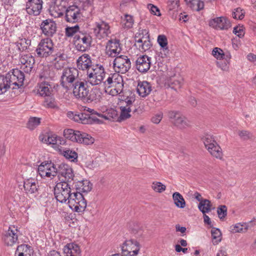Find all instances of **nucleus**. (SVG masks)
I'll return each mask as SVG.
<instances>
[{"label": "nucleus", "instance_id": "nucleus-18", "mask_svg": "<svg viewBox=\"0 0 256 256\" xmlns=\"http://www.w3.org/2000/svg\"><path fill=\"white\" fill-rule=\"evenodd\" d=\"M72 88L74 96L80 100L84 94H86V91L88 90V82L78 80L72 84Z\"/></svg>", "mask_w": 256, "mask_h": 256}, {"label": "nucleus", "instance_id": "nucleus-59", "mask_svg": "<svg viewBox=\"0 0 256 256\" xmlns=\"http://www.w3.org/2000/svg\"><path fill=\"white\" fill-rule=\"evenodd\" d=\"M124 21L125 22L124 23V28H129L132 26L134 20L132 16L126 14Z\"/></svg>", "mask_w": 256, "mask_h": 256}, {"label": "nucleus", "instance_id": "nucleus-42", "mask_svg": "<svg viewBox=\"0 0 256 256\" xmlns=\"http://www.w3.org/2000/svg\"><path fill=\"white\" fill-rule=\"evenodd\" d=\"M99 117L103 118L106 120H114L117 118L118 116V112L114 108H110L108 110L106 113L104 114H100Z\"/></svg>", "mask_w": 256, "mask_h": 256}, {"label": "nucleus", "instance_id": "nucleus-8", "mask_svg": "<svg viewBox=\"0 0 256 256\" xmlns=\"http://www.w3.org/2000/svg\"><path fill=\"white\" fill-rule=\"evenodd\" d=\"M78 76V70L74 68L64 70L60 77V84L66 90H68L71 84L76 80Z\"/></svg>", "mask_w": 256, "mask_h": 256}, {"label": "nucleus", "instance_id": "nucleus-39", "mask_svg": "<svg viewBox=\"0 0 256 256\" xmlns=\"http://www.w3.org/2000/svg\"><path fill=\"white\" fill-rule=\"evenodd\" d=\"M88 75V82H89L92 85L96 86L102 83V80L101 78L95 76L92 72H90V70L87 71Z\"/></svg>", "mask_w": 256, "mask_h": 256}, {"label": "nucleus", "instance_id": "nucleus-29", "mask_svg": "<svg viewBox=\"0 0 256 256\" xmlns=\"http://www.w3.org/2000/svg\"><path fill=\"white\" fill-rule=\"evenodd\" d=\"M64 252L67 256H78L80 253V247L73 243L68 244L64 246Z\"/></svg>", "mask_w": 256, "mask_h": 256}, {"label": "nucleus", "instance_id": "nucleus-19", "mask_svg": "<svg viewBox=\"0 0 256 256\" xmlns=\"http://www.w3.org/2000/svg\"><path fill=\"white\" fill-rule=\"evenodd\" d=\"M24 188L26 194L36 196L38 194L39 185L36 180L30 178L24 181Z\"/></svg>", "mask_w": 256, "mask_h": 256}, {"label": "nucleus", "instance_id": "nucleus-63", "mask_svg": "<svg viewBox=\"0 0 256 256\" xmlns=\"http://www.w3.org/2000/svg\"><path fill=\"white\" fill-rule=\"evenodd\" d=\"M211 233L212 238L215 240L220 238L222 235L220 230L218 228H212Z\"/></svg>", "mask_w": 256, "mask_h": 256}, {"label": "nucleus", "instance_id": "nucleus-30", "mask_svg": "<svg viewBox=\"0 0 256 256\" xmlns=\"http://www.w3.org/2000/svg\"><path fill=\"white\" fill-rule=\"evenodd\" d=\"M60 153L62 155L72 162H77L78 154L74 150H70L69 148H66L60 150Z\"/></svg>", "mask_w": 256, "mask_h": 256}, {"label": "nucleus", "instance_id": "nucleus-54", "mask_svg": "<svg viewBox=\"0 0 256 256\" xmlns=\"http://www.w3.org/2000/svg\"><path fill=\"white\" fill-rule=\"evenodd\" d=\"M152 188L156 192L161 193L166 190V186L160 182H154Z\"/></svg>", "mask_w": 256, "mask_h": 256}, {"label": "nucleus", "instance_id": "nucleus-28", "mask_svg": "<svg viewBox=\"0 0 256 256\" xmlns=\"http://www.w3.org/2000/svg\"><path fill=\"white\" fill-rule=\"evenodd\" d=\"M92 184L87 180L78 181L75 184L76 190L81 193H88L90 192L92 188Z\"/></svg>", "mask_w": 256, "mask_h": 256}, {"label": "nucleus", "instance_id": "nucleus-22", "mask_svg": "<svg viewBox=\"0 0 256 256\" xmlns=\"http://www.w3.org/2000/svg\"><path fill=\"white\" fill-rule=\"evenodd\" d=\"M86 92V94H84V96L80 99L83 102L90 103L100 100V92L99 89L92 88L90 90L88 89Z\"/></svg>", "mask_w": 256, "mask_h": 256}, {"label": "nucleus", "instance_id": "nucleus-2", "mask_svg": "<svg viewBox=\"0 0 256 256\" xmlns=\"http://www.w3.org/2000/svg\"><path fill=\"white\" fill-rule=\"evenodd\" d=\"M70 184L61 181L54 188V194L57 200L60 203H64L69 200L72 194Z\"/></svg>", "mask_w": 256, "mask_h": 256}, {"label": "nucleus", "instance_id": "nucleus-44", "mask_svg": "<svg viewBox=\"0 0 256 256\" xmlns=\"http://www.w3.org/2000/svg\"><path fill=\"white\" fill-rule=\"evenodd\" d=\"M41 122V118L37 117H30V118L27 124L26 127L32 130L36 128Z\"/></svg>", "mask_w": 256, "mask_h": 256}, {"label": "nucleus", "instance_id": "nucleus-6", "mask_svg": "<svg viewBox=\"0 0 256 256\" xmlns=\"http://www.w3.org/2000/svg\"><path fill=\"white\" fill-rule=\"evenodd\" d=\"M104 84L108 88L114 87L112 90L113 94H120L123 90L124 83L122 77L118 73L110 74L106 80L104 82Z\"/></svg>", "mask_w": 256, "mask_h": 256}, {"label": "nucleus", "instance_id": "nucleus-13", "mask_svg": "<svg viewBox=\"0 0 256 256\" xmlns=\"http://www.w3.org/2000/svg\"><path fill=\"white\" fill-rule=\"evenodd\" d=\"M168 116L172 120L174 125L180 128H184L190 126V122L178 111L169 112Z\"/></svg>", "mask_w": 256, "mask_h": 256}, {"label": "nucleus", "instance_id": "nucleus-15", "mask_svg": "<svg viewBox=\"0 0 256 256\" xmlns=\"http://www.w3.org/2000/svg\"><path fill=\"white\" fill-rule=\"evenodd\" d=\"M42 0H28L26 4V10L30 15L38 16L42 10Z\"/></svg>", "mask_w": 256, "mask_h": 256}, {"label": "nucleus", "instance_id": "nucleus-41", "mask_svg": "<svg viewBox=\"0 0 256 256\" xmlns=\"http://www.w3.org/2000/svg\"><path fill=\"white\" fill-rule=\"evenodd\" d=\"M49 85L46 82L41 83L39 85L38 92L41 96H49L51 94V91L48 87Z\"/></svg>", "mask_w": 256, "mask_h": 256}, {"label": "nucleus", "instance_id": "nucleus-17", "mask_svg": "<svg viewBox=\"0 0 256 256\" xmlns=\"http://www.w3.org/2000/svg\"><path fill=\"white\" fill-rule=\"evenodd\" d=\"M152 58L146 55L140 56L136 60V70L141 73L146 72L150 68Z\"/></svg>", "mask_w": 256, "mask_h": 256}, {"label": "nucleus", "instance_id": "nucleus-5", "mask_svg": "<svg viewBox=\"0 0 256 256\" xmlns=\"http://www.w3.org/2000/svg\"><path fill=\"white\" fill-rule=\"evenodd\" d=\"M5 76L12 90L18 89L24 85V74L18 68L13 69L7 73Z\"/></svg>", "mask_w": 256, "mask_h": 256}, {"label": "nucleus", "instance_id": "nucleus-60", "mask_svg": "<svg viewBox=\"0 0 256 256\" xmlns=\"http://www.w3.org/2000/svg\"><path fill=\"white\" fill-rule=\"evenodd\" d=\"M80 122L83 124H90V114L86 113H80Z\"/></svg>", "mask_w": 256, "mask_h": 256}, {"label": "nucleus", "instance_id": "nucleus-61", "mask_svg": "<svg viewBox=\"0 0 256 256\" xmlns=\"http://www.w3.org/2000/svg\"><path fill=\"white\" fill-rule=\"evenodd\" d=\"M48 170L52 174V176H56L57 174H58V168L56 167V166L54 164V163H52L51 161L48 162Z\"/></svg>", "mask_w": 256, "mask_h": 256}, {"label": "nucleus", "instance_id": "nucleus-43", "mask_svg": "<svg viewBox=\"0 0 256 256\" xmlns=\"http://www.w3.org/2000/svg\"><path fill=\"white\" fill-rule=\"evenodd\" d=\"M80 32V26L76 24L74 26H67L65 28V35L66 37L70 38L78 34Z\"/></svg>", "mask_w": 256, "mask_h": 256}, {"label": "nucleus", "instance_id": "nucleus-23", "mask_svg": "<svg viewBox=\"0 0 256 256\" xmlns=\"http://www.w3.org/2000/svg\"><path fill=\"white\" fill-rule=\"evenodd\" d=\"M110 28L108 24L102 21L100 22L96 23V26L94 28V32L96 36L102 37L104 35L107 36L110 33Z\"/></svg>", "mask_w": 256, "mask_h": 256}, {"label": "nucleus", "instance_id": "nucleus-31", "mask_svg": "<svg viewBox=\"0 0 256 256\" xmlns=\"http://www.w3.org/2000/svg\"><path fill=\"white\" fill-rule=\"evenodd\" d=\"M186 4L192 10L199 12L204 8V2L200 0H184Z\"/></svg>", "mask_w": 256, "mask_h": 256}, {"label": "nucleus", "instance_id": "nucleus-27", "mask_svg": "<svg viewBox=\"0 0 256 256\" xmlns=\"http://www.w3.org/2000/svg\"><path fill=\"white\" fill-rule=\"evenodd\" d=\"M137 92L142 97H146L152 91V86L150 83L146 81L140 82L137 86Z\"/></svg>", "mask_w": 256, "mask_h": 256}, {"label": "nucleus", "instance_id": "nucleus-52", "mask_svg": "<svg viewBox=\"0 0 256 256\" xmlns=\"http://www.w3.org/2000/svg\"><path fill=\"white\" fill-rule=\"evenodd\" d=\"M244 10L240 8H235L232 12V17L234 19L242 20L244 16Z\"/></svg>", "mask_w": 256, "mask_h": 256}, {"label": "nucleus", "instance_id": "nucleus-14", "mask_svg": "<svg viewBox=\"0 0 256 256\" xmlns=\"http://www.w3.org/2000/svg\"><path fill=\"white\" fill-rule=\"evenodd\" d=\"M138 243L134 240L125 242L122 246L121 249L124 256H134L139 251Z\"/></svg>", "mask_w": 256, "mask_h": 256}, {"label": "nucleus", "instance_id": "nucleus-9", "mask_svg": "<svg viewBox=\"0 0 256 256\" xmlns=\"http://www.w3.org/2000/svg\"><path fill=\"white\" fill-rule=\"evenodd\" d=\"M82 9L75 5L70 6L65 10V20L68 22L76 23L83 17Z\"/></svg>", "mask_w": 256, "mask_h": 256}, {"label": "nucleus", "instance_id": "nucleus-11", "mask_svg": "<svg viewBox=\"0 0 256 256\" xmlns=\"http://www.w3.org/2000/svg\"><path fill=\"white\" fill-rule=\"evenodd\" d=\"M58 176L60 178H62L61 181L69 184L74 180V171L68 164L62 163L58 165Z\"/></svg>", "mask_w": 256, "mask_h": 256}, {"label": "nucleus", "instance_id": "nucleus-45", "mask_svg": "<svg viewBox=\"0 0 256 256\" xmlns=\"http://www.w3.org/2000/svg\"><path fill=\"white\" fill-rule=\"evenodd\" d=\"M28 60H26L24 66H22V70L26 73H30L32 68L33 65L35 62L34 58L32 55H28Z\"/></svg>", "mask_w": 256, "mask_h": 256}, {"label": "nucleus", "instance_id": "nucleus-10", "mask_svg": "<svg viewBox=\"0 0 256 256\" xmlns=\"http://www.w3.org/2000/svg\"><path fill=\"white\" fill-rule=\"evenodd\" d=\"M114 67L118 72L124 74L128 72L131 67V62L127 56L120 55L117 56L114 60Z\"/></svg>", "mask_w": 256, "mask_h": 256}, {"label": "nucleus", "instance_id": "nucleus-62", "mask_svg": "<svg viewBox=\"0 0 256 256\" xmlns=\"http://www.w3.org/2000/svg\"><path fill=\"white\" fill-rule=\"evenodd\" d=\"M82 2V10H86L88 8L92 10V2L90 0H78Z\"/></svg>", "mask_w": 256, "mask_h": 256}, {"label": "nucleus", "instance_id": "nucleus-55", "mask_svg": "<svg viewBox=\"0 0 256 256\" xmlns=\"http://www.w3.org/2000/svg\"><path fill=\"white\" fill-rule=\"evenodd\" d=\"M218 214V218L222 220L225 218L227 214V208L224 205H221L218 208L217 210Z\"/></svg>", "mask_w": 256, "mask_h": 256}, {"label": "nucleus", "instance_id": "nucleus-49", "mask_svg": "<svg viewBox=\"0 0 256 256\" xmlns=\"http://www.w3.org/2000/svg\"><path fill=\"white\" fill-rule=\"evenodd\" d=\"M202 140L206 149H209L212 144L216 142L213 136L210 134H206L203 136Z\"/></svg>", "mask_w": 256, "mask_h": 256}, {"label": "nucleus", "instance_id": "nucleus-37", "mask_svg": "<svg viewBox=\"0 0 256 256\" xmlns=\"http://www.w3.org/2000/svg\"><path fill=\"white\" fill-rule=\"evenodd\" d=\"M90 72H92L94 74H95V76H98V77L101 78V79L102 80L106 74L103 66L98 64L93 66L90 69Z\"/></svg>", "mask_w": 256, "mask_h": 256}, {"label": "nucleus", "instance_id": "nucleus-3", "mask_svg": "<svg viewBox=\"0 0 256 256\" xmlns=\"http://www.w3.org/2000/svg\"><path fill=\"white\" fill-rule=\"evenodd\" d=\"M54 44L50 38L42 39L36 48V52L38 57L46 58L54 53Z\"/></svg>", "mask_w": 256, "mask_h": 256}, {"label": "nucleus", "instance_id": "nucleus-7", "mask_svg": "<svg viewBox=\"0 0 256 256\" xmlns=\"http://www.w3.org/2000/svg\"><path fill=\"white\" fill-rule=\"evenodd\" d=\"M92 42V36L86 32H79L74 38V44L78 51L86 52L90 46Z\"/></svg>", "mask_w": 256, "mask_h": 256}, {"label": "nucleus", "instance_id": "nucleus-1", "mask_svg": "<svg viewBox=\"0 0 256 256\" xmlns=\"http://www.w3.org/2000/svg\"><path fill=\"white\" fill-rule=\"evenodd\" d=\"M64 136L72 142L90 145L94 144V139L90 134L72 129H66L64 131Z\"/></svg>", "mask_w": 256, "mask_h": 256}, {"label": "nucleus", "instance_id": "nucleus-58", "mask_svg": "<svg viewBox=\"0 0 256 256\" xmlns=\"http://www.w3.org/2000/svg\"><path fill=\"white\" fill-rule=\"evenodd\" d=\"M180 6L179 0H169L168 2V8L169 10H172L178 8Z\"/></svg>", "mask_w": 256, "mask_h": 256}, {"label": "nucleus", "instance_id": "nucleus-46", "mask_svg": "<svg viewBox=\"0 0 256 256\" xmlns=\"http://www.w3.org/2000/svg\"><path fill=\"white\" fill-rule=\"evenodd\" d=\"M144 33H145V36H146V38H147V40H144V42L140 45L139 47L140 48H141L142 50L146 51L150 48L152 43L150 40V36L148 32L144 30L142 31V34L144 35Z\"/></svg>", "mask_w": 256, "mask_h": 256}, {"label": "nucleus", "instance_id": "nucleus-26", "mask_svg": "<svg viewBox=\"0 0 256 256\" xmlns=\"http://www.w3.org/2000/svg\"><path fill=\"white\" fill-rule=\"evenodd\" d=\"M183 82L182 77L179 74H174L168 80L166 83L169 87L176 90L182 86Z\"/></svg>", "mask_w": 256, "mask_h": 256}, {"label": "nucleus", "instance_id": "nucleus-53", "mask_svg": "<svg viewBox=\"0 0 256 256\" xmlns=\"http://www.w3.org/2000/svg\"><path fill=\"white\" fill-rule=\"evenodd\" d=\"M212 54L218 60H222V57L224 56V52L223 50L218 48H214L212 51Z\"/></svg>", "mask_w": 256, "mask_h": 256}, {"label": "nucleus", "instance_id": "nucleus-16", "mask_svg": "<svg viewBox=\"0 0 256 256\" xmlns=\"http://www.w3.org/2000/svg\"><path fill=\"white\" fill-rule=\"evenodd\" d=\"M42 33L48 37H52L56 32V23L51 19L43 20L40 24Z\"/></svg>", "mask_w": 256, "mask_h": 256}, {"label": "nucleus", "instance_id": "nucleus-51", "mask_svg": "<svg viewBox=\"0 0 256 256\" xmlns=\"http://www.w3.org/2000/svg\"><path fill=\"white\" fill-rule=\"evenodd\" d=\"M238 134L240 138L244 140H253L254 138L253 134L250 132L248 130H239Z\"/></svg>", "mask_w": 256, "mask_h": 256}, {"label": "nucleus", "instance_id": "nucleus-57", "mask_svg": "<svg viewBox=\"0 0 256 256\" xmlns=\"http://www.w3.org/2000/svg\"><path fill=\"white\" fill-rule=\"evenodd\" d=\"M244 29L243 26H236L234 28L233 32L240 38H242L244 35Z\"/></svg>", "mask_w": 256, "mask_h": 256}, {"label": "nucleus", "instance_id": "nucleus-20", "mask_svg": "<svg viewBox=\"0 0 256 256\" xmlns=\"http://www.w3.org/2000/svg\"><path fill=\"white\" fill-rule=\"evenodd\" d=\"M209 26L216 30H228L231 27V24L228 18L220 16L210 20Z\"/></svg>", "mask_w": 256, "mask_h": 256}, {"label": "nucleus", "instance_id": "nucleus-38", "mask_svg": "<svg viewBox=\"0 0 256 256\" xmlns=\"http://www.w3.org/2000/svg\"><path fill=\"white\" fill-rule=\"evenodd\" d=\"M5 76H0V94H4L10 88H12Z\"/></svg>", "mask_w": 256, "mask_h": 256}, {"label": "nucleus", "instance_id": "nucleus-21", "mask_svg": "<svg viewBox=\"0 0 256 256\" xmlns=\"http://www.w3.org/2000/svg\"><path fill=\"white\" fill-rule=\"evenodd\" d=\"M18 230L14 226H11L8 230L6 231L3 236L2 239L6 244L12 246L18 240Z\"/></svg>", "mask_w": 256, "mask_h": 256}, {"label": "nucleus", "instance_id": "nucleus-50", "mask_svg": "<svg viewBox=\"0 0 256 256\" xmlns=\"http://www.w3.org/2000/svg\"><path fill=\"white\" fill-rule=\"evenodd\" d=\"M50 56L52 57L53 60L56 62H57V60L61 61L65 60L64 54L59 50L56 47H54V53L52 54Z\"/></svg>", "mask_w": 256, "mask_h": 256}, {"label": "nucleus", "instance_id": "nucleus-4", "mask_svg": "<svg viewBox=\"0 0 256 256\" xmlns=\"http://www.w3.org/2000/svg\"><path fill=\"white\" fill-rule=\"evenodd\" d=\"M68 202L70 207L78 212H84L86 207V201L82 193L76 190L72 192Z\"/></svg>", "mask_w": 256, "mask_h": 256}, {"label": "nucleus", "instance_id": "nucleus-64", "mask_svg": "<svg viewBox=\"0 0 256 256\" xmlns=\"http://www.w3.org/2000/svg\"><path fill=\"white\" fill-rule=\"evenodd\" d=\"M229 63H227V62H222L220 61L217 62L216 65L218 67L220 68L222 70H228V64Z\"/></svg>", "mask_w": 256, "mask_h": 256}, {"label": "nucleus", "instance_id": "nucleus-34", "mask_svg": "<svg viewBox=\"0 0 256 256\" xmlns=\"http://www.w3.org/2000/svg\"><path fill=\"white\" fill-rule=\"evenodd\" d=\"M207 150L213 156L219 159H221L222 158V150L217 142L212 144L209 149Z\"/></svg>", "mask_w": 256, "mask_h": 256}, {"label": "nucleus", "instance_id": "nucleus-47", "mask_svg": "<svg viewBox=\"0 0 256 256\" xmlns=\"http://www.w3.org/2000/svg\"><path fill=\"white\" fill-rule=\"evenodd\" d=\"M66 9V7L64 5L56 4L53 6L52 9V11L56 12V14H53L52 15H54L55 17H60L63 16L64 14L65 13Z\"/></svg>", "mask_w": 256, "mask_h": 256}, {"label": "nucleus", "instance_id": "nucleus-32", "mask_svg": "<svg viewBox=\"0 0 256 256\" xmlns=\"http://www.w3.org/2000/svg\"><path fill=\"white\" fill-rule=\"evenodd\" d=\"M157 41L161 48V50L164 52V54L166 56L169 54L166 36L164 34L159 35Z\"/></svg>", "mask_w": 256, "mask_h": 256}, {"label": "nucleus", "instance_id": "nucleus-25", "mask_svg": "<svg viewBox=\"0 0 256 256\" xmlns=\"http://www.w3.org/2000/svg\"><path fill=\"white\" fill-rule=\"evenodd\" d=\"M120 114L117 120L119 122L130 118L131 116L130 112H132L134 115H138L140 114L139 112H141V110L136 108L135 107L134 108H130L120 106Z\"/></svg>", "mask_w": 256, "mask_h": 256}, {"label": "nucleus", "instance_id": "nucleus-56", "mask_svg": "<svg viewBox=\"0 0 256 256\" xmlns=\"http://www.w3.org/2000/svg\"><path fill=\"white\" fill-rule=\"evenodd\" d=\"M44 105L48 108H54L56 107V104L54 99L49 96L46 98L44 102Z\"/></svg>", "mask_w": 256, "mask_h": 256}, {"label": "nucleus", "instance_id": "nucleus-40", "mask_svg": "<svg viewBox=\"0 0 256 256\" xmlns=\"http://www.w3.org/2000/svg\"><path fill=\"white\" fill-rule=\"evenodd\" d=\"M248 224L246 223H238L230 226V231L232 233L244 232L248 230Z\"/></svg>", "mask_w": 256, "mask_h": 256}, {"label": "nucleus", "instance_id": "nucleus-35", "mask_svg": "<svg viewBox=\"0 0 256 256\" xmlns=\"http://www.w3.org/2000/svg\"><path fill=\"white\" fill-rule=\"evenodd\" d=\"M212 204L210 200L207 199H204L202 201H201L198 205V208L199 210L203 214H206L208 212L212 209Z\"/></svg>", "mask_w": 256, "mask_h": 256}, {"label": "nucleus", "instance_id": "nucleus-48", "mask_svg": "<svg viewBox=\"0 0 256 256\" xmlns=\"http://www.w3.org/2000/svg\"><path fill=\"white\" fill-rule=\"evenodd\" d=\"M62 138L56 135L48 136L47 140V143L52 144H64L65 142L64 140H61Z\"/></svg>", "mask_w": 256, "mask_h": 256}, {"label": "nucleus", "instance_id": "nucleus-12", "mask_svg": "<svg viewBox=\"0 0 256 256\" xmlns=\"http://www.w3.org/2000/svg\"><path fill=\"white\" fill-rule=\"evenodd\" d=\"M122 51L120 41L118 39L111 38L106 43V53L109 57L114 58L118 56Z\"/></svg>", "mask_w": 256, "mask_h": 256}, {"label": "nucleus", "instance_id": "nucleus-36", "mask_svg": "<svg viewBox=\"0 0 256 256\" xmlns=\"http://www.w3.org/2000/svg\"><path fill=\"white\" fill-rule=\"evenodd\" d=\"M172 199L175 205L179 208H182L186 206V202L183 196L178 192H175L172 194Z\"/></svg>", "mask_w": 256, "mask_h": 256}, {"label": "nucleus", "instance_id": "nucleus-33", "mask_svg": "<svg viewBox=\"0 0 256 256\" xmlns=\"http://www.w3.org/2000/svg\"><path fill=\"white\" fill-rule=\"evenodd\" d=\"M19 254L20 256H31L32 254V249L28 244H21L18 246L16 251V254Z\"/></svg>", "mask_w": 256, "mask_h": 256}, {"label": "nucleus", "instance_id": "nucleus-24", "mask_svg": "<svg viewBox=\"0 0 256 256\" xmlns=\"http://www.w3.org/2000/svg\"><path fill=\"white\" fill-rule=\"evenodd\" d=\"M77 66L80 70H90L94 66L92 64L90 56L88 54H84L80 56L76 61Z\"/></svg>", "mask_w": 256, "mask_h": 256}]
</instances>
